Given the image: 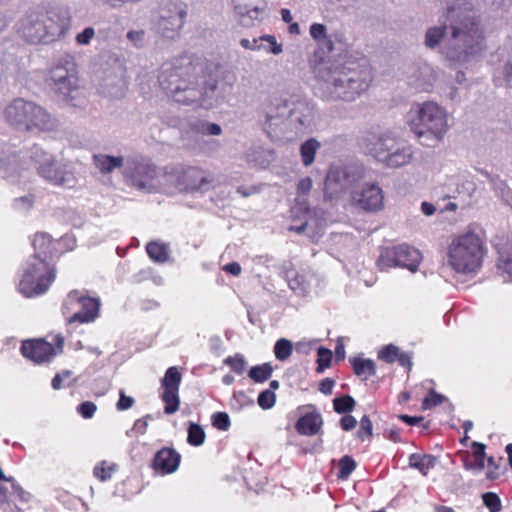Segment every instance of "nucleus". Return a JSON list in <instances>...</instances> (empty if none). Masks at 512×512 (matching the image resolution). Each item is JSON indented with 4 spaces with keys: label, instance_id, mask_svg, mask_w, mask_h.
Masks as SVG:
<instances>
[{
    "label": "nucleus",
    "instance_id": "19",
    "mask_svg": "<svg viewBox=\"0 0 512 512\" xmlns=\"http://www.w3.org/2000/svg\"><path fill=\"white\" fill-rule=\"evenodd\" d=\"M22 354L36 363L49 361L56 354V349L50 342L43 339L28 340L23 342Z\"/></svg>",
    "mask_w": 512,
    "mask_h": 512
},
{
    "label": "nucleus",
    "instance_id": "22",
    "mask_svg": "<svg viewBox=\"0 0 512 512\" xmlns=\"http://www.w3.org/2000/svg\"><path fill=\"white\" fill-rule=\"evenodd\" d=\"M181 456L172 448L159 450L153 459L152 467L161 475L175 472L180 464Z\"/></svg>",
    "mask_w": 512,
    "mask_h": 512
},
{
    "label": "nucleus",
    "instance_id": "12",
    "mask_svg": "<svg viewBox=\"0 0 512 512\" xmlns=\"http://www.w3.org/2000/svg\"><path fill=\"white\" fill-rule=\"evenodd\" d=\"M172 176L170 182L175 180L177 189L185 192L207 191L212 187L215 180L212 173L198 167H188L177 176Z\"/></svg>",
    "mask_w": 512,
    "mask_h": 512
},
{
    "label": "nucleus",
    "instance_id": "1",
    "mask_svg": "<svg viewBox=\"0 0 512 512\" xmlns=\"http://www.w3.org/2000/svg\"><path fill=\"white\" fill-rule=\"evenodd\" d=\"M203 72V65L184 55L174 62L165 63L159 74V84L177 103L184 105L198 104L211 108L224 96L215 80L207 81L203 88L198 87V77Z\"/></svg>",
    "mask_w": 512,
    "mask_h": 512
},
{
    "label": "nucleus",
    "instance_id": "10",
    "mask_svg": "<svg viewBox=\"0 0 512 512\" xmlns=\"http://www.w3.org/2000/svg\"><path fill=\"white\" fill-rule=\"evenodd\" d=\"M55 279L54 266L44 259L28 262L19 282V291L26 297L44 293Z\"/></svg>",
    "mask_w": 512,
    "mask_h": 512
},
{
    "label": "nucleus",
    "instance_id": "57",
    "mask_svg": "<svg viewBox=\"0 0 512 512\" xmlns=\"http://www.w3.org/2000/svg\"><path fill=\"white\" fill-rule=\"evenodd\" d=\"M473 455L476 462V467L478 470H482L485 466L484 458H485V445L479 442L472 443Z\"/></svg>",
    "mask_w": 512,
    "mask_h": 512
},
{
    "label": "nucleus",
    "instance_id": "32",
    "mask_svg": "<svg viewBox=\"0 0 512 512\" xmlns=\"http://www.w3.org/2000/svg\"><path fill=\"white\" fill-rule=\"evenodd\" d=\"M320 147V142L315 138H310L301 144L300 156L305 167H309L314 163L315 155Z\"/></svg>",
    "mask_w": 512,
    "mask_h": 512
},
{
    "label": "nucleus",
    "instance_id": "49",
    "mask_svg": "<svg viewBox=\"0 0 512 512\" xmlns=\"http://www.w3.org/2000/svg\"><path fill=\"white\" fill-rule=\"evenodd\" d=\"M224 363L229 365L231 369L239 375H241L246 369V361L240 354L227 357L224 360Z\"/></svg>",
    "mask_w": 512,
    "mask_h": 512
},
{
    "label": "nucleus",
    "instance_id": "46",
    "mask_svg": "<svg viewBox=\"0 0 512 512\" xmlns=\"http://www.w3.org/2000/svg\"><path fill=\"white\" fill-rule=\"evenodd\" d=\"M354 407L355 400L349 395L337 397L333 400V408L339 414L351 412Z\"/></svg>",
    "mask_w": 512,
    "mask_h": 512
},
{
    "label": "nucleus",
    "instance_id": "17",
    "mask_svg": "<svg viewBox=\"0 0 512 512\" xmlns=\"http://www.w3.org/2000/svg\"><path fill=\"white\" fill-rule=\"evenodd\" d=\"M294 101L275 99L266 112L265 128L268 133L276 132V129L290 121V110Z\"/></svg>",
    "mask_w": 512,
    "mask_h": 512
},
{
    "label": "nucleus",
    "instance_id": "63",
    "mask_svg": "<svg viewBox=\"0 0 512 512\" xmlns=\"http://www.w3.org/2000/svg\"><path fill=\"white\" fill-rule=\"evenodd\" d=\"M240 45L244 48V49H248V50H261L262 49V44H260V38H253V39H247V38H243L240 40Z\"/></svg>",
    "mask_w": 512,
    "mask_h": 512
},
{
    "label": "nucleus",
    "instance_id": "18",
    "mask_svg": "<svg viewBox=\"0 0 512 512\" xmlns=\"http://www.w3.org/2000/svg\"><path fill=\"white\" fill-rule=\"evenodd\" d=\"M0 480L11 483V491L0 484V505L6 512H15L11 502H16L17 500L20 502H27L29 499V494L26 493L19 485H17L12 477H6L1 468Z\"/></svg>",
    "mask_w": 512,
    "mask_h": 512
},
{
    "label": "nucleus",
    "instance_id": "14",
    "mask_svg": "<svg viewBox=\"0 0 512 512\" xmlns=\"http://www.w3.org/2000/svg\"><path fill=\"white\" fill-rule=\"evenodd\" d=\"M400 141L396 133L387 130L378 134L368 135L363 140V147L367 154L383 164Z\"/></svg>",
    "mask_w": 512,
    "mask_h": 512
},
{
    "label": "nucleus",
    "instance_id": "21",
    "mask_svg": "<svg viewBox=\"0 0 512 512\" xmlns=\"http://www.w3.org/2000/svg\"><path fill=\"white\" fill-rule=\"evenodd\" d=\"M186 12L175 9L174 12L163 11L157 21V32L166 38H173L183 26Z\"/></svg>",
    "mask_w": 512,
    "mask_h": 512
},
{
    "label": "nucleus",
    "instance_id": "52",
    "mask_svg": "<svg viewBox=\"0 0 512 512\" xmlns=\"http://www.w3.org/2000/svg\"><path fill=\"white\" fill-rule=\"evenodd\" d=\"M482 499L484 505L490 510V512L501 511V501L497 494L487 492L483 494Z\"/></svg>",
    "mask_w": 512,
    "mask_h": 512
},
{
    "label": "nucleus",
    "instance_id": "42",
    "mask_svg": "<svg viewBox=\"0 0 512 512\" xmlns=\"http://www.w3.org/2000/svg\"><path fill=\"white\" fill-rule=\"evenodd\" d=\"M445 28L444 27H431L425 33V46L428 48L437 47L440 42L444 39Z\"/></svg>",
    "mask_w": 512,
    "mask_h": 512
},
{
    "label": "nucleus",
    "instance_id": "11",
    "mask_svg": "<svg viewBox=\"0 0 512 512\" xmlns=\"http://www.w3.org/2000/svg\"><path fill=\"white\" fill-rule=\"evenodd\" d=\"M421 261L422 255L418 249L402 244L383 249L378 258L377 265L381 270L401 267L411 272H416Z\"/></svg>",
    "mask_w": 512,
    "mask_h": 512
},
{
    "label": "nucleus",
    "instance_id": "2",
    "mask_svg": "<svg viewBox=\"0 0 512 512\" xmlns=\"http://www.w3.org/2000/svg\"><path fill=\"white\" fill-rule=\"evenodd\" d=\"M315 73L322 95L329 100L354 101L367 90L372 79L367 66L350 61L323 63Z\"/></svg>",
    "mask_w": 512,
    "mask_h": 512
},
{
    "label": "nucleus",
    "instance_id": "59",
    "mask_svg": "<svg viewBox=\"0 0 512 512\" xmlns=\"http://www.w3.org/2000/svg\"><path fill=\"white\" fill-rule=\"evenodd\" d=\"M97 406L91 401H85L78 405L77 412L84 418L90 419L94 416Z\"/></svg>",
    "mask_w": 512,
    "mask_h": 512
},
{
    "label": "nucleus",
    "instance_id": "15",
    "mask_svg": "<svg viewBox=\"0 0 512 512\" xmlns=\"http://www.w3.org/2000/svg\"><path fill=\"white\" fill-rule=\"evenodd\" d=\"M70 303H78L80 310L69 319V323H92L99 317L101 301L98 297H91L85 291H70L68 294Z\"/></svg>",
    "mask_w": 512,
    "mask_h": 512
},
{
    "label": "nucleus",
    "instance_id": "56",
    "mask_svg": "<svg viewBox=\"0 0 512 512\" xmlns=\"http://www.w3.org/2000/svg\"><path fill=\"white\" fill-rule=\"evenodd\" d=\"M212 424L217 429L226 431L230 427V418L225 412H217L212 416Z\"/></svg>",
    "mask_w": 512,
    "mask_h": 512
},
{
    "label": "nucleus",
    "instance_id": "26",
    "mask_svg": "<svg viewBox=\"0 0 512 512\" xmlns=\"http://www.w3.org/2000/svg\"><path fill=\"white\" fill-rule=\"evenodd\" d=\"M45 159L39 165L40 174L53 184H61L64 180V172L61 166L55 167V161L52 156L42 152Z\"/></svg>",
    "mask_w": 512,
    "mask_h": 512
},
{
    "label": "nucleus",
    "instance_id": "61",
    "mask_svg": "<svg viewBox=\"0 0 512 512\" xmlns=\"http://www.w3.org/2000/svg\"><path fill=\"white\" fill-rule=\"evenodd\" d=\"M312 185H313V182L310 177H305V178H302L301 180H299V182L297 184L298 195L300 196V195L308 194L312 188Z\"/></svg>",
    "mask_w": 512,
    "mask_h": 512
},
{
    "label": "nucleus",
    "instance_id": "60",
    "mask_svg": "<svg viewBox=\"0 0 512 512\" xmlns=\"http://www.w3.org/2000/svg\"><path fill=\"white\" fill-rule=\"evenodd\" d=\"M119 400L116 404V407L119 411H124V410H127L129 408H131L134 404V398L130 397V396H127L124 391H120V394H119Z\"/></svg>",
    "mask_w": 512,
    "mask_h": 512
},
{
    "label": "nucleus",
    "instance_id": "54",
    "mask_svg": "<svg viewBox=\"0 0 512 512\" xmlns=\"http://www.w3.org/2000/svg\"><path fill=\"white\" fill-rule=\"evenodd\" d=\"M276 396L272 390L262 391L257 399L258 405L262 409H270L275 405Z\"/></svg>",
    "mask_w": 512,
    "mask_h": 512
},
{
    "label": "nucleus",
    "instance_id": "44",
    "mask_svg": "<svg viewBox=\"0 0 512 512\" xmlns=\"http://www.w3.org/2000/svg\"><path fill=\"white\" fill-rule=\"evenodd\" d=\"M205 432L202 427L195 423H190L188 427L187 442L192 446H200L204 443Z\"/></svg>",
    "mask_w": 512,
    "mask_h": 512
},
{
    "label": "nucleus",
    "instance_id": "35",
    "mask_svg": "<svg viewBox=\"0 0 512 512\" xmlns=\"http://www.w3.org/2000/svg\"><path fill=\"white\" fill-rule=\"evenodd\" d=\"M288 286L298 295L308 294L310 287L305 275L299 273L288 276Z\"/></svg>",
    "mask_w": 512,
    "mask_h": 512
},
{
    "label": "nucleus",
    "instance_id": "24",
    "mask_svg": "<svg viewBox=\"0 0 512 512\" xmlns=\"http://www.w3.org/2000/svg\"><path fill=\"white\" fill-rule=\"evenodd\" d=\"M414 157L413 147L402 140L389 154L383 164L388 168H400L410 164Z\"/></svg>",
    "mask_w": 512,
    "mask_h": 512
},
{
    "label": "nucleus",
    "instance_id": "3",
    "mask_svg": "<svg viewBox=\"0 0 512 512\" xmlns=\"http://www.w3.org/2000/svg\"><path fill=\"white\" fill-rule=\"evenodd\" d=\"M453 20L451 36L445 40L442 54L455 63H465L484 49L483 31L470 14L462 15L456 8L448 9Z\"/></svg>",
    "mask_w": 512,
    "mask_h": 512
},
{
    "label": "nucleus",
    "instance_id": "41",
    "mask_svg": "<svg viewBox=\"0 0 512 512\" xmlns=\"http://www.w3.org/2000/svg\"><path fill=\"white\" fill-rule=\"evenodd\" d=\"M191 129L200 134L218 136L222 133L220 125L207 121L198 120L191 124Z\"/></svg>",
    "mask_w": 512,
    "mask_h": 512
},
{
    "label": "nucleus",
    "instance_id": "16",
    "mask_svg": "<svg viewBox=\"0 0 512 512\" xmlns=\"http://www.w3.org/2000/svg\"><path fill=\"white\" fill-rule=\"evenodd\" d=\"M233 11L241 25L249 27L260 21L266 0H231Z\"/></svg>",
    "mask_w": 512,
    "mask_h": 512
},
{
    "label": "nucleus",
    "instance_id": "29",
    "mask_svg": "<svg viewBox=\"0 0 512 512\" xmlns=\"http://www.w3.org/2000/svg\"><path fill=\"white\" fill-rule=\"evenodd\" d=\"M477 186L473 178L468 175H458L455 180V197L465 202H469L476 192Z\"/></svg>",
    "mask_w": 512,
    "mask_h": 512
},
{
    "label": "nucleus",
    "instance_id": "8",
    "mask_svg": "<svg viewBox=\"0 0 512 512\" xmlns=\"http://www.w3.org/2000/svg\"><path fill=\"white\" fill-rule=\"evenodd\" d=\"M19 32L31 44L50 43L64 32L60 10H50L45 18L36 13L26 15L19 22Z\"/></svg>",
    "mask_w": 512,
    "mask_h": 512
},
{
    "label": "nucleus",
    "instance_id": "7",
    "mask_svg": "<svg viewBox=\"0 0 512 512\" xmlns=\"http://www.w3.org/2000/svg\"><path fill=\"white\" fill-rule=\"evenodd\" d=\"M122 173L127 185L149 193L165 191L173 178L172 174L162 173L150 159L142 156L127 159Z\"/></svg>",
    "mask_w": 512,
    "mask_h": 512
},
{
    "label": "nucleus",
    "instance_id": "45",
    "mask_svg": "<svg viewBox=\"0 0 512 512\" xmlns=\"http://www.w3.org/2000/svg\"><path fill=\"white\" fill-rule=\"evenodd\" d=\"M491 182L497 195L512 207V190L498 177H491Z\"/></svg>",
    "mask_w": 512,
    "mask_h": 512
},
{
    "label": "nucleus",
    "instance_id": "25",
    "mask_svg": "<svg viewBox=\"0 0 512 512\" xmlns=\"http://www.w3.org/2000/svg\"><path fill=\"white\" fill-rule=\"evenodd\" d=\"M322 425L323 420L319 413H307L298 419L295 428L301 435L313 436L320 431Z\"/></svg>",
    "mask_w": 512,
    "mask_h": 512
},
{
    "label": "nucleus",
    "instance_id": "38",
    "mask_svg": "<svg viewBox=\"0 0 512 512\" xmlns=\"http://www.w3.org/2000/svg\"><path fill=\"white\" fill-rule=\"evenodd\" d=\"M498 268L512 279V240L501 250Z\"/></svg>",
    "mask_w": 512,
    "mask_h": 512
},
{
    "label": "nucleus",
    "instance_id": "55",
    "mask_svg": "<svg viewBox=\"0 0 512 512\" xmlns=\"http://www.w3.org/2000/svg\"><path fill=\"white\" fill-rule=\"evenodd\" d=\"M446 400V398L436 393L435 391L431 390L428 394V396L423 400L422 402V408L424 410L431 409L437 405H440Z\"/></svg>",
    "mask_w": 512,
    "mask_h": 512
},
{
    "label": "nucleus",
    "instance_id": "51",
    "mask_svg": "<svg viewBox=\"0 0 512 512\" xmlns=\"http://www.w3.org/2000/svg\"><path fill=\"white\" fill-rule=\"evenodd\" d=\"M356 468V463L350 456H344L339 461V477L347 478Z\"/></svg>",
    "mask_w": 512,
    "mask_h": 512
},
{
    "label": "nucleus",
    "instance_id": "30",
    "mask_svg": "<svg viewBox=\"0 0 512 512\" xmlns=\"http://www.w3.org/2000/svg\"><path fill=\"white\" fill-rule=\"evenodd\" d=\"M350 363L353 367L354 373L357 376L362 377L364 380H367L375 374V363L371 359L354 357L350 359Z\"/></svg>",
    "mask_w": 512,
    "mask_h": 512
},
{
    "label": "nucleus",
    "instance_id": "43",
    "mask_svg": "<svg viewBox=\"0 0 512 512\" xmlns=\"http://www.w3.org/2000/svg\"><path fill=\"white\" fill-rule=\"evenodd\" d=\"M292 350V342L285 338L279 339L274 346V354L276 359L279 361H285L288 359L292 354Z\"/></svg>",
    "mask_w": 512,
    "mask_h": 512
},
{
    "label": "nucleus",
    "instance_id": "40",
    "mask_svg": "<svg viewBox=\"0 0 512 512\" xmlns=\"http://www.w3.org/2000/svg\"><path fill=\"white\" fill-rule=\"evenodd\" d=\"M162 400L165 403L164 412L173 414L179 408V390L163 389Z\"/></svg>",
    "mask_w": 512,
    "mask_h": 512
},
{
    "label": "nucleus",
    "instance_id": "64",
    "mask_svg": "<svg viewBox=\"0 0 512 512\" xmlns=\"http://www.w3.org/2000/svg\"><path fill=\"white\" fill-rule=\"evenodd\" d=\"M145 32L143 30H134L127 33V38L136 46L143 43Z\"/></svg>",
    "mask_w": 512,
    "mask_h": 512
},
{
    "label": "nucleus",
    "instance_id": "23",
    "mask_svg": "<svg viewBox=\"0 0 512 512\" xmlns=\"http://www.w3.org/2000/svg\"><path fill=\"white\" fill-rule=\"evenodd\" d=\"M60 246V241H54L45 233H38L33 239V247L35 250L33 259H44L48 261L54 254L59 252L58 247Z\"/></svg>",
    "mask_w": 512,
    "mask_h": 512
},
{
    "label": "nucleus",
    "instance_id": "9",
    "mask_svg": "<svg viewBox=\"0 0 512 512\" xmlns=\"http://www.w3.org/2000/svg\"><path fill=\"white\" fill-rule=\"evenodd\" d=\"M364 177L363 168L354 164H332L329 166L323 186V196L326 200L340 199L352 191Z\"/></svg>",
    "mask_w": 512,
    "mask_h": 512
},
{
    "label": "nucleus",
    "instance_id": "50",
    "mask_svg": "<svg viewBox=\"0 0 512 512\" xmlns=\"http://www.w3.org/2000/svg\"><path fill=\"white\" fill-rule=\"evenodd\" d=\"M399 349L395 345H386L378 352V358L387 362L392 363L397 360L399 356Z\"/></svg>",
    "mask_w": 512,
    "mask_h": 512
},
{
    "label": "nucleus",
    "instance_id": "58",
    "mask_svg": "<svg viewBox=\"0 0 512 512\" xmlns=\"http://www.w3.org/2000/svg\"><path fill=\"white\" fill-rule=\"evenodd\" d=\"M310 36L316 41L327 40V28L320 23H313L310 26Z\"/></svg>",
    "mask_w": 512,
    "mask_h": 512
},
{
    "label": "nucleus",
    "instance_id": "37",
    "mask_svg": "<svg viewBox=\"0 0 512 512\" xmlns=\"http://www.w3.org/2000/svg\"><path fill=\"white\" fill-rule=\"evenodd\" d=\"M181 374L178 371V368L173 366L167 369L163 379H162V388L170 389V390H179V386L181 383Z\"/></svg>",
    "mask_w": 512,
    "mask_h": 512
},
{
    "label": "nucleus",
    "instance_id": "28",
    "mask_svg": "<svg viewBox=\"0 0 512 512\" xmlns=\"http://www.w3.org/2000/svg\"><path fill=\"white\" fill-rule=\"evenodd\" d=\"M93 163L100 173L109 174L117 168L124 167L126 162H124L122 156L95 154L93 155Z\"/></svg>",
    "mask_w": 512,
    "mask_h": 512
},
{
    "label": "nucleus",
    "instance_id": "33",
    "mask_svg": "<svg viewBox=\"0 0 512 512\" xmlns=\"http://www.w3.org/2000/svg\"><path fill=\"white\" fill-rule=\"evenodd\" d=\"M149 257L158 263H164L169 258V249L166 244L159 242H150L146 246Z\"/></svg>",
    "mask_w": 512,
    "mask_h": 512
},
{
    "label": "nucleus",
    "instance_id": "62",
    "mask_svg": "<svg viewBox=\"0 0 512 512\" xmlns=\"http://www.w3.org/2000/svg\"><path fill=\"white\" fill-rule=\"evenodd\" d=\"M95 32L91 27H87L83 30V32L79 33L76 37V41L78 44L86 45L93 38Z\"/></svg>",
    "mask_w": 512,
    "mask_h": 512
},
{
    "label": "nucleus",
    "instance_id": "36",
    "mask_svg": "<svg viewBox=\"0 0 512 512\" xmlns=\"http://www.w3.org/2000/svg\"><path fill=\"white\" fill-rule=\"evenodd\" d=\"M47 83L56 92H62L64 89V67L61 64L49 71Z\"/></svg>",
    "mask_w": 512,
    "mask_h": 512
},
{
    "label": "nucleus",
    "instance_id": "31",
    "mask_svg": "<svg viewBox=\"0 0 512 512\" xmlns=\"http://www.w3.org/2000/svg\"><path fill=\"white\" fill-rule=\"evenodd\" d=\"M435 464L436 458L432 455H420L414 453L409 456V466L419 470V472L424 476L428 474Z\"/></svg>",
    "mask_w": 512,
    "mask_h": 512
},
{
    "label": "nucleus",
    "instance_id": "27",
    "mask_svg": "<svg viewBox=\"0 0 512 512\" xmlns=\"http://www.w3.org/2000/svg\"><path fill=\"white\" fill-rule=\"evenodd\" d=\"M310 214L311 210L307 206V203L304 200L300 201V199H298L297 204L291 209V217L293 221L297 219L300 220V224H292L288 229L298 234L302 233L308 226Z\"/></svg>",
    "mask_w": 512,
    "mask_h": 512
},
{
    "label": "nucleus",
    "instance_id": "48",
    "mask_svg": "<svg viewBox=\"0 0 512 512\" xmlns=\"http://www.w3.org/2000/svg\"><path fill=\"white\" fill-rule=\"evenodd\" d=\"M317 371L322 373L325 369L330 367L332 360V352L324 347H320L317 350Z\"/></svg>",
    "mask_w": 512,
    "mask_h": 512
},
{
    "label": "nucleus",
    "instance_id": "39",
    "mask_svg": "<svg viewBox=\"0 0 512 512\" xmlns=\"http://www.w3.org/2000/svg\"><path fill=\"white\" fill-rule=\"evenodd\" d=\"M273 372V368L271 364L264 363L261 365L253 366L248 373V376L254 381L258 383H262L268 380Z\"/></svg>",
    "mask_w": 512,
    "mask_h": 512
},
{
    "label": "nucleus",
    "instance_id": "34",
    "mask_svg": "<svg viewBox=\"0 0 512 512\" xmlns=\"http://www.w3.org/2000/svg\"><path fill=\"white\" fill-rule=\"evenodd\" d=\"M117 469L118 465L116 463L103 460L94 466L93 475L100 481L104 482L111 479Z\"/></svg>",
    "mask_w": 512,
    "mask_h": 512
},
{
    "label": "nucleus",
    "instance_id": "47",
    "mask_svg": "<svg viewBox=\"0 0 512 512\" xmlns=\"http://www.w3.org/2000/svg\"><path fill=\"white\" fill-rule=\"evenodd\" d=\"M260 44H262L261 50L268 53L278 55L282 52V45L278 44L276 38L272 35H264L260 37Z\"/></svg>",
    "mask_w": 512,
    "mask_h": 512
},
{
    "label": "nucleus",
    "instance_id": "13",
    "mask_svg": "<svg viewBox=\"0 0 512 512\" xmlns=\"http://www.w3.org/2000/svg\"><path fill=\"white\" fill-rule=\"evenodd\" d=\"M350 201L362 210L377 212L384 207V193L377 182H368L350 192Z\"/></svg>",
    "mask_w": 512,
    "mask_h": 512
},
{
    "label": "nucleus",
    "instance_id": "6",
    "mask_svg": "<svg viewBox=\"0 0 512 512\" xmlns=\"http://www.w3.org/2000/svg\"><path fill=\"white\" fill-rule=\"evenodd\" d=\"M5 121L19 131H51L58 121L34 102L16 98L4 110Z\"/></svg>",
    "mask_w": 512,
    "mask_h": 512
},
{
    "label": "nucleus",
    "instance_id": "4",
    "mask_svg": "<svg viewBox=\"0 0 512 512\" xmlns=\"http://www.w3.org/2000/svg\"><path fill=\"white\" fill-rule=\"evenodd\" d=\"M405 123L417 139L435 143L441 142L450 129L447 109L435 101L413 103Z\"/></svg>",
    "mask_w": 512,
    "mask_h": 512
},
{
    "label": "nucleus",
    "instance_id": "53",
    "mask_svg": "<svg viewBox=\"0 0 512 512\" xmlns=\"http://www.w3.org/2000/svg\"><path fill=\"white\" fill-rule=\"evenodd\" d=\"M373 425L367 415H364L360 420V427L357 431V437L362 441L372 436Z\"/></svg>",
    "mask_w": 512,
    "mask_h": 512
},
{
    "label": "nucleus",
    "instance_id": "20",
    "mask_svg": "<svg viewBox=\"0 0 512 512\" xmlns=\"http://www.w3.org/2000/svg\"><path fill=\"white\" fill-rule=\"evenodd\" d=\"M290 113L289 124L296 130H306L313 126L315 111L310 103L302 100L294 101Z\"/></svg>",
    "mask_w": 512,
    "mask_h": 512
},
{
    "label": "nucleus",
    "instance_id": "5",
    "mask_svg": "<svg viewBox=\"0 0 512 512\" xmlns=\"http://www.w3.org/2000/svg\"><path fill=\"white\" fill-rule=\"evenodd\" d=\"M485 248L481 238L467 232L451 239L447 247V265L456 274L473 276L482 266Z\"/></svg>",
    "mask_w": 512,
    "mask_h": 512
}]
</instances>
